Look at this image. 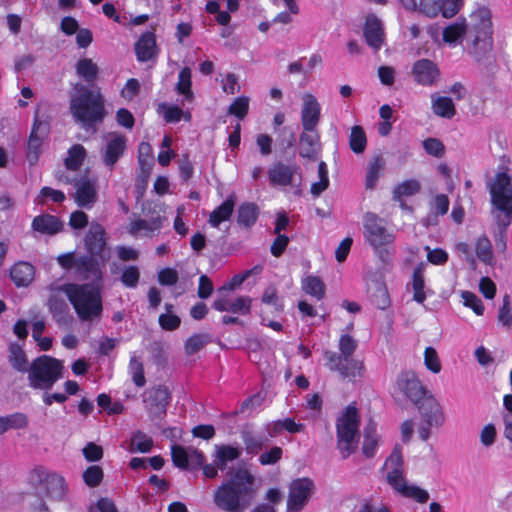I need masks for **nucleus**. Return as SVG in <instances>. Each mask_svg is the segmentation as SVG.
I'll return each instance as SVG.
<instances>
[{
  "mask_svg": "<svg viewBox=\"0 0 512 512\" xmlns=\"http://www.w3.org/2000/svg\"><path fill=\"white\" fill-rule=\"evenodd\" d=\"M474 24L471 29H467L464 19L446 26L443 29V41L448 44H457L462 41L467 34L471 39V46H468V53L478 62L486 57L492 50V22L491 13L487 8L477 10L472 16Z\"/></svg>",
  "mask_w": 512,
  "mask_h": 512,
  "instance_id": "nucleus-1",
  "label": "nucleus"
},
{
  "mask_svg": "<svg viewBox=\"0 0 512 512\" xmlns=\"http://www.w3.org/2000/svg\"><path fill=\"white\" fill-rule=\"evenodd\" d=\"M229 478L214 491L215 505L225 512H244L258 494L256 479L246 468L228 472Z\"/></svg>",
  "mask_w": 512,
  "mask_h": 512,
  "instance_id": "nucleus-2",
  "label": "nucleus"
},
{
  "mask_svg": "<svg viewBox=\"0 0 512 512\" xmlns=\"http://www.w3.org/2000/svg\"><path fill=\"white\" fill-rule=\"evenodd\" d=\"M69 110L76 123L89 130L101 124L106 115L105 99L100 89L75 83L70 93Z\"/></svg>",
  "mask_w": 512,
  "mask_h": 512,
  "instance_id": "nucleus-3",
  "label": "nucleus"
},
{
  "mask_svg": "<svg viewBox=\"0 0 512 512\" xmlns=\"http://www.w3.org/2000/svg\"><path fill=\"white\" fill-rule=\"evenodd\" d=\"M61 289L66 293L81 322L92 323L101 319L103 304L98 284H66Z\"/></svg>",
  "mask_w": 512,
  "mask_h": 512,
  "instance_id": "nucleus-4",
  "label": "nucleus"
},
{
  "mask_svg": "<svg viewBox=\"0 0 512 512\" xmlns=\"http://www.w3.org/2000/svg\"><path fill=\"white\" fill-rule=\"evenodd\" d=\"M360 415L355 406L346 407L342 415L336 419L337 448L343 459L354 454L358 448Z\"/></svg>",
  "mask_w": 512,
  "mask_h": 512,
  "instance_id": "nucleus-5",
  "label": "nucleus"
},
{
  "mask_svg": "<svg viewBox=\"0 0 512 512\" xmlns=\"http://www.w3.org/2000/svg\"><path fill=\"white\" fill-rule=\"evenodd\" d=\"M492 214L495 222H500L504 227L512 222V184L511 178L506 172L497 173L495 180L489 186Z\"/></svg>",
  "mask_w": 512,
  "mask_h": 512,
  "instance_id": "nucleus-6",
  "label": "nucleus"
},
{
  "mask_svg": "<svg viewBox=\"0 0 512 512\" xmlns=\"http://www.w3.org/2000/svg\"><path fill=\"white\" fill-rule=\"evenodd\" d=\"M63 362L48 355L34 359L29 366L28 381L33 389L50 390L63 377Z\"/></svg>",
  "mask_w": 512,
  "mask_h": 512,
  "instance_id": "nucleus-7",
  "label": "nucleus"
},
{
  "mask_svg": "<svg viewBox=\"0 0 512 512\" xmlns=\"http://www.w3.org/2000/svg\"><path fill=\"white\" fill-rule=\"evenodd\" d=\"M30 482L47 497L54 500H63L68 492L65 479L44 467H37L31 471Z\"/></svg>",
  "mask_w": 512,
  "mask_h": 512,
  "instance_id": "nucleus-8",
  "label": "nucleus"
},
{
  "mask_svg": "<svg viewBox=\"0 0 512 512\" xmlns=\"http://www.w3.org/2000/svg\"><path fill=\"white\" fill-rule=\"evenodd\" d=\"M142 398L150 420L161 428L160 421L165 417L171 400L169 388L162 384L152 386L143 392Z\"/></svg>",
  "mask_w": 512,
  "mask_h": 512,
  "instance_id": "nucleus-9",
  "label": "nucleus"
},
{
  "mask_svg": "<svg viewBox=\"0 0 512 512\" xmlns=\"http://www.w3.org/2000/svg\"><path fill=\"white\" fill-rule=\"evenodd\" d=\"M326 366L330 371L338 372L343 380L354 381L356 377H362L365 366L362 361L355 358L338 357V353L326 350L323 353Z\"/></svg>",
  "mask_w": 512,
  "mask_h": 512,
  "instance_id": "nucleus-10",
  "label": "nucleus"
},
{
  "mask_svg": "<svg viewBox=\"0 0 512 512\" xmlns=\"http://www.w3.org/2000/svg\"><path fill=\"white\" fill-rule=\"evenodd\" d=\"M365 237L374 248L389 245L394 241V235L389 233L384 225V220L374 213L364 215Z\"/></svg>",
  "mask_w": 512,
  "mask_h": 512,
  "instance_id": "nucleus-11",
  "label": "nucleus"
},
{
  "mask_svg": "<svg viewBox=\"0 0 512 512\" xmlns=\"http://www.w3.org/2000/svg\"><path fill=\"white\" fill-rule=\"evenodd\" d=\"M314 482L307 477L293 480L289 486L287 512H300L314 493Z\"/></svg>",
  "mask_w": 512,
  "mask_h": 512,
  "instance_id": "nucleus-12",
  "label": "nucleus"
},
{
  "mask_svg": "<svg viewBox=\"0 0 512 512\" xmlns=\"http://www.w3.org/2000/svg\"><path fill=\"white\" fill-rule=\"evenodd\" d=\"M387 482L392 488L406 498H411L418 503H426L429 493L415 485H408L403 476V469H392L387 474Z\"/></svg>",
  "mask_w": 512,
  "mask_h": 512,
  "instance_id": "nucleus-13",
  "label": "nucleus"
},
{
  "mask_svg": "<svg viewBox=\"0 0 512 512\" xmlns=\"http://www.w3.org/2000/svg\"><path fill=\"white\" fill-rule=\"evenodd\" d=\"M126 148L127 138L125 135L118 132L109 133L106 137V143L101 149L103 164L113 170L116 163L124 155Z\"/></svg>",
  "mask_w": 512,
  "mask_h": 512,
  "instance_id": "nucleus-14",
  "label": "nucleus"
},
{
  "mask_svg": "<svg viewBox=\"0 0 512 512\" xmlns=\"http://www.w3.org/2000/svg\"><path fill=\"white\" fill-rule=\"evenodd\" d=\"M105 230L98 224H91L85 235V246L92 256H97L104 265L110 259V250L106 247Z\"/></svg>",
  "mask_w": 512,
  "mask_h": 512,
  "instance_id": "nucleus-15",
  "label": "nucleus"
},
{
  "mask_svg": "<svg viewBox=\"0 0 512 512\" xmlns=\"http://www.w3.org/2000/svg\"><path fill=\"white\" fill-rule=\"evenodd\" d=\"M398 389L415 405L428 394L413 371H404L397 378Z\"/></svg>",
  "mask_w": 512,
  "mask_h": 512,
  "instance_id": "nucleus-16",
  "label": "nucleus"
},
{
  "mask_svg": "<svg viewBox=\"0 0 512 512\" xmlns=\"http://www.w3.org/2000/svg\"><path fill=\"white\" fill-rule=\"evenodd\" d=\"M96 184V179H90L86 176H82L75 181L76 191L73 197L79 207L89 209L96 203L98 198Z\"/></svg>",
  "mask_w": 512,
  "mask_h": 512,
  "instance_id": "nucleus-17",
  "label": "nucleus"
},
{
  "mask_svg": "<svg viewBox=\"0 0 512 512\" xmlns=\"http://www.w3.org/2000/svg\"><path fill=\"white\" fill-rule=\"evenodd\" d=\"M416 406L426 424L435 427L443 425L445 421L444 413L439 402L434 398L433 395H425L416 404Z\"/></svg>",
  "mask_w": 512,
  "mask_h": 512,
  "instance_id": "nucleus-18",
  "label": "nucleus"
},
{
  "mask_svg": "<svg viewBox=\"0 0 512 512\" xmlns=\"http://www.w3.org/2000/svg\"><path fill=\"white\" fill-rule=\"evenodd\" d=\"M49 133V123L38 120L36 117L28 140L27 159L31 165H34L39 158L40 148L44 138Z\"/></svg>",
  "mask_w": 512,
  "mask_h": 512,
  "instance_id": "nucleus-19",
  "label": "nucleus"
},
{
  "mask_svg": "<svg viewBox=\"0 0 512 512\" xmlns=\"http://www.w3.org/2000/svg\"><path fill=\"white\" fill-rule=\"evenodd\" d=\"M414 81L422 86H432L440 79L437 65L429 59L417 60L412 67Z\"/></svg>",
  "mask_w": 512,
  "mask_h": 512,
  "instance_id": "nucleus-20",
  "label": "nucleus"
},
{
  "mask_svg": "<svg viewBox=\"0 0 512 512\" xmlns=\"http://www.w3.org/2000/svg\"><path fill=\"white\" fill-rule=\"evenodd\" d=\"M363 35L367 45L375 52L381 49L385 41L384 27L382 21L375 14H369L366 17Z\"/></svg>",
  "mask_w": 512,
  "mask_h": 512,
  "instance_id": "nucleus-21",
  "label": "nucleus"
},
{
  "mask_svg": "<svg viewBox=\"0 0 512 512\" xmlns=\"http://www.w3.org/2000/svg\"><path fill=\"white\" fill-rule=\"evenodd\" d=\"M228 294L229 293L217 295V298L214 300L212 307L219 312L230 311L232 313H241L244 315L250 312V297L240 296L237 297L235 300L230 301V299L228 298Z\"/></svg>",
  "mask_w": 512,
  "mask_h": 512,
  "instance_id": "nucleus-22",
  "label": "nucleus"
},
{
  "mask_svg": "<svg viewBox=\"0 0 512 512\" xmlns=\"http://www.w3.org/2000/svg\"><path fill=\"white\" fill-rule=\"evenodd\" d=\"M320 104L312 94L303 96L301 123L304 130H314L320 120Z\"/></svg>",
  "mask_w": 512,
  "mask_h": 512,
  "instance_id": "nucleus-23",
  "label": "nucleus"
},
{
  "mask_svg": "<svg viewBox=\"0 0 512 512\" xmlns=\"http://www.w3.org/2000/svg\"><path fill=\"white\" fill-rule=\"evenodd\" d=\"M321 150L320 135L316 129L304 130L299 137V155L302 158L315 160Z\"/></svg>",
  "mask_w": 512,
  "mask_h": 512,
  "instance_id": "nucleus-24",
  "label": "nucleus"
},
{
  "mask_svg": "<svg viewBox=\"0 0 512 512\" xmlns=\"http://www.w3.org/2000/svg\"><path fill=\"white\" fill-rule=\"evenodd\" d=\"M101 264L97 256L83 255L77 258L76 269L85 279H91L94 284H98L102 280Z\"/></svg>",
  "mask_w": 512,
  "mask_h": 512,
  "instance_id": "nucleus-25",
  "label": "nucleus"
},
{
  "mask_svg": "<svg viewBox=\"0 0 512 512\" xmlns=\"http://www.w3.org/2000/svg\"><path fill=\"white\" fill-rule=\"evenodd\" d=\"M134 50L139 62H147L154 58L158 53L154 32L146 31L143 33L135 43Z\"/></svg>",
  "mask_w": 512,
  "mask_h": 512,
  "instance_id": "nucleus-26",
  "label": "nucleus"
},
{
  "mask_svg": "<svg viewBox=\"0 0 512 512\" xmlns=\"http://www.w3.org/2000/svg\"><path fill=\"white\" fill-rule=\"evenodd\" d=\"M299 170L297 165L277 162L268 171L269 180L274 185L287 186L292 184L293 177L299 173Z\"/></svg>",
  "mask_w": 512,
  "mask_h": 512,
  "instance_id": "nucleus-27",
  "label": "nucleus"
},
{
  "mask_svg": "<svg viewBox=\"0 0 512 512\" xmlns=\"http://www.w3.org/2000/svg\"><path fill=\"white\" fill-rule=\"evenodd\" d=\"M368 297L372 305L384 310L390 306V297L385 283L374 280L368 284Z\"/></svg>",
  "mask_w": 512,
  "mask_h": 512,
  "instance_id": "nucleus-28",
  "label": "nucleus"
},
{
  "mask_svg": "<svg viewBox=\"0 0 512 512\" xmlns=\"http://www.w3.org/2000/svg\"><path fill=\"white\" fill-rule=\"evenodd\" d=\"M34 267L28 262L19 261L10 269V278L17 287H26L34 279Z\"/></svg>",
  "mask_w": 512,
  "mask_h": 512,
  "instance_id": "nucleus-29",
  "label": "nucleus"
},
{
  "mask_svg": "<svg viewBox=\"0 0 512 512\" xmlns=\"http://www.w3.org/2000/svg\"><path fill=\"white\" fill-rule=\"evenodd\" d=\"M62 222L58 217L50 214L36 216L32 221V228L40 233L54 235L62 230Z\"/></svg>",
  "mask_w": 512,
  "mask_h": 512,
  "instance_id": "nucleus-30",
  "label": "nucleus"
},
{
  "mask_svg": "<svg viewBox=\"0 0 512 512\" xmlns=\"http://www.w3.org/2000/svg\"><path fill=\"white\" fill-rule=\"evenodd\" d=\"M364 440L362 445V453L366 458H372L376 454V448L379 443L380 436L377 434V424L373 420H369L363 430Z\"/></svg>",
  "mask_w": 512,
  "mask_h": 512,
  "instance_id": "nucleus-31",
  "label": "nucleus"
},
{
  "mask_svg": "<svg viewBox=\"0 0 512 512\" xmlns=\"http://www.w3.org/2000/svg\"><path fill=\"white\" fill-rule=\"evenodd\" d=\"M242 450L231 445H216L214 463L220 471L227 468L228 462L234 461L241 456Z\"/></svg>",
  "mask_w": 512,
  "mask_h": 512,
  "instance_id": "nucleus-32",
  "label": "nucleus"
},
{
  "mask_svg": "<svg viewBox=\"0 0 512 512\" xmlns=\"http://www.w3.org/2000/svg\"><path fill=\"white\" fill-rule=\"evenodd\" d=\"M235 204L236 195L232 193L221 205L211 212L209 223L213 227H218L221 222L228 220L233 213Z\"/></svg>",
  "mask_w": 512,
  "mask_h": 512,
  "instance_id": "nucleus-33",
  "label": "nucleus"
},
{
  "mask_svg": "<svg viewBox=\"0 0 512 512\" xmlns=\"http://www.w3.org/2000/svg\"><path fill=\"white\" fill-rule=\"evenodd\" d=\"M432 111L435 115L451 119L456 114V109L451 98L439 96L437 93L431 95Z\"/></svg>",
  "mask_w": 512,
  "mask_h": 512,
  "instance_id": "nucleus-34",
  "label": "nucleus"
},
{
  "mask_svg": "<svg viewBox=\"0 0 512 512\" xmlns=\"http://www.w3.org/2000/svg\"><path fill=\"white\" fill-rule=\"evenodd\" d=\"M259 215V209L256 204L251 202L242 203L237 211V223L244 228L252 227Z\"/></svg>",
  "mask_w": 512,
  "mask_h": 512,
  "instance_id": "nucleus-35",
  "label": "nucleus"
},
{
  "mask_svg": "<svg viewBox=\"0 0 512 512\" xmlns=\"http://www.w3.org/2000/svg\"><path fill=\"white\" fill-rule=\"evenodd\" d=\"M48 309L58 324L67 322L68 305L64 298L58 295H51L48 299Z\"/></svg>",
  "mask_w": 512,
  "mask_h": 512,
  "instance_id": "nucleus-36",
  "label": "nucleus"
},
{
  "mask_svg": "<svg viewBox=\"0 0 512 512\" xmlns=\"http://www.w3.org/2000/svg\"><path fill=\"white\" fill-rule=\"evenodd\" d=\"M241 438L245 445L246 452L253 455L259 453V451L266 447L269 441V437L265 435H255L250 431H243Z\"/></svg>",
  "mask_w": 512,
  "mask_h": 512,
  "instance_id": "nucleus-37",
  "label": "nucleus"
},
{
  "mask_svg": "<svg viewBox=\"0 0 512 512\" xmlns=\"http://www.w3.org/2000/svg\"><path fill=\"white\" fill-rule=\"evenodd\" d=\"M76 73L87 83L94 82L99 74V68L96 63L89 58L80 59L75 66Z\"/></svg>",
  "mask_w": 512,
  "mask_h": 512,
  "instance_id": "nucleus-38",
  "label": "nucleus"
},
{
  "mask_svg": "<svg viewBox=\"0 0 512 512\" xmlns=\"http://www.w3.org/2000/svg\"><path fill=\"white\" fill-rule=\"evenodd\" d=\"M9 362L11 366L22 373L29 371L28 360L25 351L18 344H11L9 347Z\"/></svg>",
  "mask_w": 512,
  "mask_h": 512,
  "instance_id": "nucleus-39",
  "label": "nucleus"
},
{
  "mask_svg": "<svg viewBox=\"0 0 512 512\" xmlns=\"http://www.w3.org/2000/svg\"><path fill=\"white\" fill-rule=\"evenodd\" d=\"M86 149L81 144H74L68 150V156L64 161L65 167L71 171H77L86 158Z\"/></svg>",
  "mask_w": 512,
  "mask_h": 512,
  "instance_id": "nucleus-40",
  "label": "nucleus"
},
{
  "mask_svg": "<svg viewBox=\"0 0 512 512\" xmlns=\"http://www.w3.org/2000/svg\"><path fill=\"white\" fill-rule=\"evenodd\" d=\"M421 189V184L416 179L405 180L398 184L393 190V200L401 201L402 197L413 196Z\"/></svg>",
  "mask_w": 512,
  "mask_h": 512,
  "instance_id": "nucleus-41",
  "label": "nucleus"
},
{
  "mask_svg": "<svg viewBox=\"0 0 512 512\" xmlns=\"http://www.w3.org/2000/svg\"><path fill=\"white\" fill-rule=\"evenodd\" d=\"M302 289L305 293L321 300L325 296V284L316 276H307L302 281Z\"/></svg>",
  "mask_w": 512,
  "mask_h": 512,
  "instance_id": "nucleus-42",
  "label": "nucleus"
},
{
  "mask_svg": "<svg viewBox=\"0 0 512 512\" xmlns=\"http://www.w3.org/2000/svg\"><path fill=\"white\" fill-rule=\"evenodd\" d=\"M153 446L152 438L148 437L144 432L137 430L133 433L130 442V452L147 453Z\"/></svg>",
  "mask_w": 512,
  "mask_h": 512,
  "instance_id": "nucleus-43",
  "label": "nucleus"
},
{
  "mask_svg": "<svg viewBox=\"0 0 512 512\" xmlns=\"http://www.w3.org/2000/svg\"><path fill=\"white\" fill-rule=\"evenodd\" d=\"M413 299L418 303H423L426 299L424 292V274L423 264L418 265L412 275Z\"/></svg>",
  "mask_w": 512,
  "mask_h": 512,
  "instance_id": "nucleus-44",
  "label": "nucleus"
},
{
  "mask_svg": "<svg viewBox=\"0 0 512 512\" xmlns=\"http://www.w3.org/2000/svg\"><path fill=\"white\" fill-rule=\"evenodd\" d=\"M385 160L381 155H377L373 158V161L369 164L366 175V188H374L380 172L384 169Z\"/></svg>",
  "mask_w": 512,
  "mask_h": 512,
  "instance_id": "nucleus-45",
  "label": "nucleus"
},
{
  "mask_svg": "<svg viewBox=\"0 0 512 512\" xmlns=\"http://www.w3.org/2000/svg\"><path fill=\"white\" fill-rule=\"evenodd\" d=\"M367 144L366 134L364 129L361 126L355 125L351 129V134L349 137V146L350 149L356 153L360 154L364 152Z\"/></svg>",
  "mask_w": 512,
  "mask_h": 512,
  "instance_id": "nucleus-46",
  "label": "nucleus"
},
{
  "mask_svg": "<svg viewBox=\"0 0 512 512\" xmlns=\"http://www.w3.org/2000/svg\"><path fill=\"white\" fill-rule=\"evenodd\" d=\"M211 341V337L207 333L194 334L189 337L184 345L185 353L187 355H193L199 352Z\"/></svg>",
  "mask_w": 512,
  "mask_h": 512,
  "instance_id": "nucleus-47",
  "label": "nucleus"
},
{
  "mask_svg": "<svg viewBox=\"0 0 512 512\" xmlns=\"http://www.w3.org/2000/svg\"><path fill=\"white\" fill-rule=\"evenodd\" d=\"M191 84V70L185 67L179 73L176 89L177 92L184 95L188 101H191L193 98Z\"/></svg>",
  "mask_w": 512,
  "mask_h": 512,
  "instance_id": "nucleus-48",
  "label": "nucleus"
},
{
  "mask_svg": "<svg viewBox=\"0 0 512 512\" xmlns=\"http://www.w3.org/2000/svg\"><path fill=\"white\" fill-rule=\"evenodd\" d=\"M129 371L132 375V380L137 387H143L146 384L143 363L135 355L130 358Z\"/></svg>",
  "mask_w": 512,
  "mask_h": 512,
  "instance_id": "nucleus-49",
  "label": "nucleus"
},
{
  "mask_svg": "<svg viewBox=\"0 0 512 512\" xmlns=\"http://www.w3.org/2000/svg\"><path fill=\"white\" fill-rule=\"evenodd\" d=\"M249 98L240 96L236 98L228 107V114L236 116L238 119L243 120L248 114Z\"/></svg>",
  "mask_w": 512,
  "mask_h": 512,
  "instance_id": "nucleus-50",
  "label": "nucleus"
},
{
  "mask_svg": "<svg viewBox=\"0 0 512 512\" xmlns=\"http://www.w3.org/2000/svg\"><path fill=\"white\" fill-rule=\"evenodd\" d=\"M171 457L176 467L183 470L189 468V449L186 450L181 445H173L171 448Z\"/></svg>",
  "mask_w": 512,
  "mask_h": 512,
  "instance_id": "nucleus-51",
  "label": "nucleus"
},
{
  "mask_svg": "<svg viewBox=\"0 0 512 512\" xmlns=\"http://www.w3.org/2000/svg\"><path fill=\"white\" fill-rule=\"evenodd\" d=\"M443 5L444 0H420L418 10L423 15L433 18L441 12Z\"/></svg>",
  "mask_w": 512,
  "mask_h": 512,
  "instance_id": "nucleus-52",
  "label": "nucleus"
},
{
  "mask_svg": "<svg viewBox=\"0 0 512 512\" xmlns=\"http://www.w3.org/2000/svg\"><path fill=\"white\" fill-rule=\"evenodd\" d=\"M476 255L484 263L492 260V245L488 237L482 236L476 242Z\"/></svg>",
  "mask_w": 512,
  "mask_h": 512,
  "instance_id": "nucleus-53",
  "label": "nucleus"
},
{
  "mask_svg": "<svg viewBox=\"0 0 512 512\" xmlns=\"http://www.w3.org/2000/svg\"><path fill=\"white\" fill-rule=\"evenodd\" d=\"M103 476L104 474L102 468L97 465L89 466L83 472V480L85 484L89 487H97L98 485H100Z\"/></svg>",
  "mask_w": 512,
  "mask_h": 512,
  "instance_id": "nucleus-54",
  "label": "nucleus"
},
{
  "mask_svg": "<svg viewBox=\"0 0 512 512\" xmlns=\"http://www.w3.org/2000/svg\"><path fill=\"white\" fill-rule=\"evenodd\" d=\"M357 348V341L350 335H342L339 339L338 357L354 358L353 354Z\"/></svg>",
  "mask_w": 512,
  "mask_h": 512,
  "instance_id": "nucleus-55",
  "label": "nucleus"
},
{
  "mask_svg": "<svg viewBox=\"0 0 512 512\" xmlns=\"http://www.w3.org/2000/svg\"><path fill=\"white\" fill-rule=\"evenodd\" d=\"M498 321L508 328L512 326V306L510 296L505 294L503 297V304L499 308Z\"/></svg>",
  "mask_w": 512,
  "mask_h": 512,
  "instance_id": "nucleus-56",
  "label": "nucleus"
},
{
  "mask_svg": "<svg viewBox=\"0 0 512 512\" xmlns=\"http://www.w3.org/2000/svg\"><path fill=\"white\" fill-rule=\"evenodd\" d=\"M424 363L428 370L433 373L441 371V363L437 351L433 347H427L424 352Z\"/></svg>",
  "mask_w": 512,
  "mask_h": 512,
  "instance_id": "nucleus-57",
  "label": "nucleus"
},
{
  "mask_svg": "<svg viewBox=\"0 0 512 512\" xmlns=\"http://www.w3.org/2000/svg\"><path fill=\"white\" fill-rule=\"evenodd\" d=\"M423 148L429 155L440 158L445 153L444 144L437 138H427L423 141Z\"/></svg>",
  "mask_w": 512,
  "mask_h": 512,
  "instance_id": "nucleus-58",
  "label": "nucleus"
},
{
  "mask_svg": "<svg viewBox=\"0 0 512 512\" xmlns=\"http://www.w3.org/2000/svg\"><path fill=\"white\" fill-rule=\"evenodd\" d=\"M140 278L139 269L136 266L126 267L121 275V281L126 287L134 288Z\"/></svg>",
  "mask_w": 512,
  "mask_h": 512,
  "instance_id": "nucleus-59",
  "label": "nucleus"
},
{
  "mask_svg": "<svg viewBox=\"0 0 512 512\" xmlns=\"http://www.w3.org/2000/svg\"><path fill=\"white\" fill-rule=\"evenodd\" d=\"M449 198L445 194H437L431 202V211L438 216H443L449 209Z\"/></svg>",
  "mask_w": 512,
  "mask_h": 512,
  "instance_id": "nucleus-60",
  "label": "nucleus"
},
{
  "mask_svg": "<svg viewBox=\"0 0 512 512\" xmlns=\"http://www.w3.org/2000/svg\"><path fill=\"white\" fill-rule=\"evenodd\" d=\"M2 418L7 426V430L24 428L28 424V418L23 413H14Z\"/></svg>",
  "mask_w": 512,
  "mask_h": 512,
  "instance_id": "nucleus-61",
  "label": "nucleus"
},
{
  "mask_svg": "<svg viewBox=\"0 0 512 512\" xmlns=\"http://www.w3.org/2000/svg\"><path fill=\"white\" fill-rule=\"evenodd\" d=\"M462 298L465 306L470 307L477 315L483 314L484 306L482 301L474 293L464 291L462 292Z\"/></svg>",
  "mask_w": 512,
  "mask_h": 512,
  "instance_id": "nucleus-62",
  "label": "nucleus"
},
{
  "mask_svg": "<svg viewBox=\"0 0 512 512\" xmlns=\"http://www.w3.org/2000/svg\"><path fill=\"white\" fill-rule=\"evenodd\" d=\"M283 451L281 447L274 446L269 451L263 452L259 457L261 465L276 464L282 457Z\"/></svg>",
  "mask_w": 512,
  "mask_h": 512,
  "instance_id": "nucleus-63",
  "label": "nucleus"
},
{
  "mask_svg": "<svg viewBox=\"0 0 512 512\" xmlns=\"http://www.w3.org/2000/svg\"><path fill=\"white\" fill-rule=\"evenodd\" d=\"M83 455L87 461L96 462L102 459L103 449L101 446L93 442L88 443L82 450Z\"/></svg>",
  "mask_w": 512,
  "mask_h": 512,
  "instance_id": "nucleus-64",
  "label": "nucleus"
}]
</instances>
